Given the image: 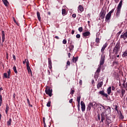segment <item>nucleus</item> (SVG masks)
<instances>
[{
	"label": "nucleus",
	"mask_w": 127,
	"mask_h": 127,
	"mask_svg": "<svg viewBox=\"0 0 127 127\" xmlns=\"http://www.w3.org/2000/svg\"><path fill=\"white\" fill-rule=\"evenodd\" d=\"M98 106L102 107L103 109H104V110H105L104 112H103L101 114L102 123H103L105 120V124H106V125H109V124H111V120L110 119H108V114H110V112H111V108L107 106H104L101 104H99Z\"/></svg>",
	"instance_id": "nucleus-1"
},
{
	"label": "nucleus",
	"mask_w": 127,
	"mask_h": 127,
	"mask_svg": "<svg viewBox=\"0 0 127 127\" xmlns=\"http://www.w3.org/2000/svg\"><path fill=\"white\" fill-rule=\"evenodd\" d=\"M104 63H105V56H103V55H102L101 56V60L100 61V64L98 65V67L94 75L95 78L98 79L99 77V74L100 72H101V68L102 67V66L104 65Z\"/></svg>",
	"instance_id": "nucleus-2"
},
{
	"label": "nucleus",
	"mask_w": 127,
	"mask_h": 127,
	"mask_svg": "<svg viewBox=\"0 0 127 127\" xmlns=\"http://www.w3.org/2000/svg\"><path fill=\"white\" fill-rule=\"evenodd\" d=\"M120 50H121V46L120 42H118L114 48L113 52L116 55H118L119 52H120Z\"/></svg>",
	"instance_id": "nucleus-3"
},
{
	"label": "nucleus",
	"mask_w": 127,
	"mask_h": 127,
	"mask_svg": "<svg viewBox=\"0 0 127 127\" xmlns=\"http://www.w3.org/2000/svg\"><path fill=\"white\" fill-rule=\"evenodd\" d=\"M122 5H123V0H121L117 6V11L116 12L117 17H119L121 14V10L122 9Z\"/></svg>",
	"instance_id": "nucleus-4"
},
{
	"label": "nucleus",
	"mask_w": 127,
	"mask_h": 127,
	"mask_svg": "<svg viewBox=\"0 0 127 127\" xmlns=\"http://www.w3.org/2000/svg\"><path fill=\"white\" fill-rule=\"evenodd\" d=\"M115 11V8L112 9L106 16L105 21H108L111 19L112 16V13Z\"/></svg>",
	"instance_id": "nucleus-5"
},
{
	"label": "nucleus",
	"mask_w": 127,
	"mask_h": 127,
	"mask_svg": "<svg viewBox=\"0 0 127 127\" xmlns=\"http://www.w3.org/2000/svg\"><path fill=\"white\" fill-rule=\"evenodd\" d=\"M106 13H107L106 10L102 9L99 14V17L101 18V19H104L105 18V16H106Z\"/></svg>",
	"instance_id": "nucleus-6"
},
{
	"label": "nucleus",
	"mask_w": 127,
	"mask_h": 127,
	"mask_svg": "<svg viewBox=\"0 0 127 127\" xmlns=\"http://www.w3.org/2000/svg\"><path fill=\"white\" fill-rule=\"evenodd\" d=\"M96 106L95 102L89 103L87 107V111H91V109L92 107V108H94V106Z\"/></svg>",
	"instance_id": "nucleus-7"
},
{
	"label": "nucleus",
	"mask_w": 127,
	"mask_h": 127,
	"mask_svg": "<svg viewBox=\"0 0 127 127\" xmlns=\"http://www.w3.org/2000/svg\"><path fill=\"white\" fill-rule=\"evenodd\" d=\"M45 93L47 95H48L49 97H51L52 96V90L50 89L48 87H46Z\"/></svg>",
	"instance_id": "nucleus-8"
},
{
	"label": "nucleus",
	"mask_w": 127,
	"mask_h": 127,
	"mask_svg": "<svg viewBox=\"0 0 127 127\" xmlns=\"http://www.w3.org/2000/svg\"><path fill=\"white\" fill-rule=\"evenodd\" d=\"M90 35H91V33H90L89 31L85 32L82 33L83 38H89V37H90Z\"/></svg>",
	"instance_id": "nucleus-9"
},
{
	"label": "nucleus",
	"mask_w": 127,
	"mask_h": 127,
	"mask_svg": "<svg viewBox=\"0 0 127 127\" xmlns=\"http://www.w3.org/2000/svg\"><path fill=\"white\" fill-rule=\"evenodd\" d=\"M120 39H124V40H126V39H127V31L125 33H123L121 34Z\"/></svg>",
	"instance_id": "nucleus-10"
},
{
	"label": "nucleus",
	"mask_w": 127,
	"mask_h": 127,
	"mask_svg": "<svg viewBox=\"0 0 127 127\" xmlns=\"http://www.w3.org/2000/svg\"><path fill=\"white\" fill-rule=\"evenodd\" d=\"M80 105L81 107V111L82 112H85L86 110V105H85V103L83 101H81Z\"/></svg>",
	"instance_id": "nucleus-11"
},
{
	"label": "nucleus",
	"mask_w": 127,
	"mask_h": 127,
	"mask_svg": "<svg viewBox=\"0 0 127 127\" xmlns=\"http://www.w3.org/2000/svg\"><path fill=\"white\" fill-rule=\"evenodd\" d=\"M48 60L49 68L51 70V69H52V62L51 61V59H50V58H49Z\"/></svg>",
	"instance_id": "nucleus-12"
},
{
	"label": "nucleus",
	"mask_w": 127,
	"mask_h": 127,
	"mask_svg": "<svg viewBox=\"0 0 127 127\" xmlns=\"http://www.w3.org/2000/svg\"><path fill=\"white\" fill-rule=\"evenodd\" d=\"M78 12H83L84 11V8L81 5H79L78 7Z\"/></svg>",
	"instance_id": "nucleus-13"
},
{
	"label": "nucleus",
	"mask_w": 127,
	"mask_h": 127,
	"mask_svg": "<svg viewBox=\"0 0 127 127\" xmlns=\"http://www.w3.org/2000/svg\"><path fill=\"white\" fill-rule=\"evenodd\" d=\"M107 46H108V43H105L102 47V49H101V52L102 53L104 54V51H105V49H106V48H107Z\"/></svg>",
	"instance_id": "nucleus-14"
},
{
	"label": "nucleus",
	"mask_w": 127,
	"mask_h": 127,
	"mask_svg": "<svg viewBox=\"0 0 127 127\" xmlns=\"http://www.w3.org/2000/svg\"><path fill=\"white\" fill-rule=\"evenodd\" d=\"M27 69L29 74H32V72H31V69H30V66H29V63H27Z\"/></svg>",
	"instance_id": "nucleus-15"
},
{
	"label": "nucleus",
	"mask_w": 127,
	"mask_h": 127,
	"mask_svg": "<svg viewBox=\"0 0 127 127\" xmlns=\"http://www.w3.org/2000/svg\"><path fill=\"white\" fill-rule=\"evenodd\" d=\"M1 34H2V43H3V42H4V40L5 39V35H4V31H1Z\"/></svg>",
	"instance_id": "nucleus-16"
},
{
	"label": "nucleus",
	"mask_w": 127,
	"mask_h": 127,
	"mask_svg": "<svg viewBox=\"0 0 127 127\" xmlns=\"http://www.w3.org/2000/svg\"><path fill=\"white\" fill-rule=\"evenodd\" d=\"M103 81L100 82L97 84V89H100V88H102V86H103Z\"/></svg>",
	"instance_id": "nucleus-17"
},
{
	"label": "nucleus",
	"mask_w": 127,
	"mask_h": 127,
	"mask_svg": "<svg viewBox=\"0 0 127 127\" xmlns=\"http://www.w3.org/2000/svg\"><path fill=\"white\" fill-rule=\"evenodd\" d=\"M69 52H72V50L74 49V45L70 44L69 47Z\"/></svg>",
	"instance_id": "nucleus-18"
},
{
	"label": "nucleus",
	"mask_w": 127,
	"mask_h": 127,
	"mask_svg": "<svg viewBox=\"0 0 127 127\" xmlns=\"http://www.w3.org/2000/svg\"><path fill=\"white\" fill-rule=\"evenodd\" d=\"M112 92V87L110 86L107 88V94L109 95H111V93Z\"/></svg>",
	"instance_id": "nucleus-19"
},
{
	"label": "nucleus",
	"mask_w": 127,
	"mask_h": 127,
	"mask_svg": "<svg viewBox=\"0 0 127 127\" xmlns=\"http://www.w3.org/2000/svg\"><path fill=\"white\" fill-rule=\"evenodd\" d=\"M78 57H73L72 58V62L73 63H76V62H77V61H78Z\"/></svg>",
	"instance_id": "nucleus-20"
},
{
	"label": "nucleus",
	"mask_w": 127,
	"mask_h": 127,
	"mask_svg": "<svg viewBox=\"0 0 127 127\" xmlns=\"http://www.w3.org/2000/svg\"><path fill=\"white\" fill-rule=\"evenodd\" d=\"M37 15L38 20H39V21H40V20H41V17H40V13L39 12L37 11Z\"/></svg>",
	"instance_id": "nucleus-21"
},
{
	"label": "nucleus",
	"mask_w": 127,
	"mask_h": 127,
	"mask_svg": "<svg viewBox=\"0 0 127 127\" xmlns=\"http://www.w3.org/2000/svg\"><path fill=\"white\" fill-rule=\"evenodd\" d=\"M2 1L5 6H7V5H8V1H7V0H2Z\"/></svg>",
	"instance_id": "nucleus-22"
},
{
	"label": "nucleus",
	"mask_w": 127,
	"mask_h": 127,
	"mask_svg": "<svg viewBox=\"0 0 127 127\" xmlns=\"http://www.w3.org/2000/svg\"><path fill=\"white\" fill-rule=\"evenodd\" d=\"M123 88H125V89L127 91V82L125 84V82L123 83Z\"/></svg>",
	"instance_id": "nucleus-23"
},
{
	"label": "nucleus",
	"mask_w": 127,
	"mask_h": 127,
	"mask_svg": "<svg viewBox=\"0 0 127 127\" xmlns=\"http://www.w3.org/2000/svg\"><path fill=\"white\" fill-rule=\"evenodd\" d=\"M125 94H126V90L125 89H122V96H121V98H123L124 96L125 95Z\"/></svg>",
	"instance_id": "nucleus-24"
},
{
	"label": "nucleus",
	"mask_w": 127,
	"mask_h": 127,
	"mask_svg": "<svg viewBox=\"0 0 127 127\" xmlns=\"http://www.w3.org/2000/svg\"><path fill=\"white\" fill-rule=\"evenodd\" d=\"M9 109V107H8V105L6 104V109H5V113H6V115H7V113L8 112Z\"/></svg>",
	"instance_id": "nucleus-25"
},
{
	"label": "nucleus",
	"mask_w": 127,
	"mask_h": 127,
	"mask_svg": "<svg viewBox=\"0 0 127 127\" xmlns=\"http://www.w3.org/2000/svg\"><path fill=\"white\" fill-rule=\"evenodd\" d=\"M11 119L10 118L9 121L7 122V125L8 126H11Z\"/></svg>",
	"instance_id": "nucleus-26"
},
{
	"label": "nucleus",
	"mask_w": 127,
	"mask_h": 127,
	"mask_svg": "<svg viewBox=\"0 0 127 127\" xmlns=\"http://www.w3.org/2000/svg\"><path fill=\"white\" fill-rule=\"evenodd\" d=\"M1 104H2V96L0 95V107H1Z\"/></svg>",
	"instance_id": "nucleus-27"
},
{
	"label": "nucleus",
	"mask_w": 127,
	"mask_h": 127,
	"mask_svg": "<svg viewBox=\"0 0 127 127\" xmlns=\"http://www.w3.org/2000/svg\"><path fill=\"white\" fill-rule=\"evenodd\" d=\"M127 57V51L124 52L123 54L122 55V57Z\"/></svg>",
	"instance_id": "nucleus-28"
},
{
	"label": "nucleus",
	"mask_w": 127,
	"mask_h": 127,
	"mask_svg": "<svg viewBox=\"0 0 127 127\" xmlns=\"http://www.w3.org/2000/svg\"><path fill=\"white\" fill-rule=\"evenodd\" d=\"M13 70L15 72V74H17V70H16V66L14 65L13 67Z\"/></svg>",
	"instance_id": "nucleus-29"
},
{
	"label": "nucleus",
	"mask_w": 127,
	"mask_h": 127,
	"mask_svg": "<svg viewBox=\"0 0 127 127\" xmlns=\"http://www.w3.org/2000/svg\"><path fill=\"white\" fill-rule=\"evenodd\" d=\"M62 14L63 15H66V10L65 9H62Z\"/></svg>",
	"instance_id": "nucleus-30"
},
{
	"label": "nucleus",
	"mask_w": 127,
	"mask_h": 127,
	"mask_svg": "<svg viewBox=\"0 0 127 127\" xmlns=\"http://www.w3.org/2000/svg\"><path fill=\"white\" fill-rule=\"evenodd\" d=\"M25 63H26V65L27 66V63H29V62H28V60L25 59V60L23 61V64H25Z\"/></svg>",
	"instance_id": "nucleus-31"
},
{
	"label": "nucleus",
	"mask_w": 127,
	"mask_h": 127,
	"mask_svg": "<svg viewBox=\"0 0 127 127\" xmlns=\"http://www.w3.org/2000/svg\"><path fill=\"white\" fill-rule=\"evenodd\" d=\"M76 101L78 102V103H80V101H81V96L77 97Z\"/></svg>",
	"instance_id": "nucleus-32"
},
{
	"label": "nucleus",
	"mask_w": 127,
	"mask_h": 127,
	"mask_svg": "<svg viewBox=\"0 0 127 127\" xmlns=\"http://www.w3.org/2000/svg\"><path fill=\"white\" fill-rule=\"evenodd\" d=\"M51 106V101H49L47 104V107H50Z\"/></svg>",
	"instance_id": "nucleus-33"
},
{
	"label": "nucleus",
	"mask_w": 127,
	"mask_h": 127,
	"mask_svg": "<svg viewBox=\"0 0 127 127\" xmlns=\"http://www.w3.org/2000/svg\"><path fill=\"white\" fill-rule=\"evenodd\" d=\"M7 75H8V79H9L10 77V69H9V70L7 71Z\"/></svg>",
	"instance_id": "nucleus-34"
},
{
	"label": "nucleus",
	"mask_w": 127,
	"mask_h": 127,
	"mask_svg": "<svg viewBox=\"0 0 127 127\" xmlns=\"http://www.w3.org/2000/svg\"><path fill=\"white\" fill-rule=\"evenodd\" d=\"M114 110L116 111V112H119V110H118V106L117 105H114Z\"/></svg>",
	"instance_id": "nucleus-35"
},
{
	"label": "nucleus",
	"mask_w": 127,
	"mask_h": 127,
	"mask_svg": "<svg viewBox=\"0 0 127 127\" xmlns=\"http://www.w3.org/2000/svg\"><path fill=\"white\" fill-rule=\"evenodd\" d=\"M113 65H119V62L114 61L113 62Z\"/></svg>",
	"instance_id": "nucleus-36"
},
{
	"label": "nucleus",
	"mask_w": 127,
	"mask_h": 127,
	"mask_svg": "<svg viewBox=\"0 0 127 127\" xmlns=\"http://www.w3.org/2000/svg\"><path fill=\"white\" fill-rule=\"evenodd\" d=\"M3 75H4V77H5V78L8 79V75L6 72L4 73Z\"/></svg>",
	"instance_id": "nucleus-37"
},
{
	"label": "nucleus",
	"mask_w": 127,
	"mask_h": 127,
	"mask_svg": "<svg viewBox=\"0 0 127 127\" xmlns=\"http://www.w3.org/2000/svg\"><path fill=\"white\" fill-rule=\"evenodd\" d=\"M96 43H100V39L99 38H96L95 40Z\"/></svg>",
	"instance_id": "nucleus-38"
},
{
	"label": "nucleus",
	"mask_w": 127,
	"mask_h": 127,
	"mask_svg": "<svg viewBox=\"0 0 127 127\" xmlns=\"http://www.w3.org/2000/svg\"><path fill=\"white\" fill-rule=\"evenodd\" d=\"M78 31H79V32H82V31H83V27H80L78 28Z\"/></svg>",
	"instance_id": "nucleus-39"
},
{
	"label": "nucleus",
	"mask_w": 127,
	"mask_h": 127,
	"mask_svg": "<svg viewBox=\"0 0 127 127\" xmlns=\"http://www.w3.org/2000/svg\"><path fill=\"white\" fill-rule=\"evenodd\" d=\"M74 93H75V90L71 89V92L70 93V95H74Z\"/></svg>",
	"instance_id": "nucleus-40"
},
{
	"label": "nucleus",
	"mask_w": 127,
	"mask_h": 127,
	"mask_svg": "<svg viewBox=\"0 0 127 127\" xmlns=\"http://www.w3.org/2000/svg\"><path fill=\"white\" fill-rule=\"evenodd\" d=\"M99 94H100V95H102V96H103V95H104L105 92L102 90V91H99Z\"/></svg>",
	"instance_id": "nucleus-41"
},
{
	"label": "nucleus",
	"mask_w": 127,
	"mask_h": 127,
	"mask_svg": "<svg viewBox=\"0 0 127 127\" xmlns=\"http://www.w3.org/2000/svg\"><path fill=\"white\" fill-rule=\"evenodd\" d=\"M120 118V119H124V116H123V114H122V112H121Z\"/></svg>",
	"instance_id": "nucleus-42"
},
{
	"label": "nucleus",
	"mask_w": 127,
	"mask_h": 127,
	"mask_svg": "<svg viewBox=\"0 0 127 127\" xmlns=\"http://www.w3.org/2000/svg\"><path fill=\"white\" fill-rule=\"evenodd\" d=\"M67 66H70V61H67V63H66V67Z\"/></svg>",
	"instance_id": "nucleus-43"
},
{
	"label": "nucleus",
	"mask_w": 127,
	"mask_h": 127,
	"mask_svg": "<svg viewBox=\"0 0 127 127\" xmlns=\"http://www.w3.org/2000/svg\"><path fill=\"white\" fill-rule=\"evenodd\" d=\"M63 44H66V43H67V41L66 40H64L63 41Z\"/></svg>",
	"instance_id": "nucleus-44"
},
{
	"label": "nucleus",
	"mask_w": 127,
	"mask_h": 127,
	"mask_svg": "<svg viewBox=\"0 0 127 127\" xmlns=\"http://www.w3.org/2000/svg\"><path fill=\"white\" fill-rule=\"evenodd\" d=\"M76 38H80V37H81V35H80V34H78L76 35Z\"/></svg>",
	"instance_id": "nucleus-45"
},
{
	"label": "nucleus",
	"mask_w": 127,
	"mask_h": 127,
	"mask_svg": "<svg viewBox=\"0 0 127 127\" xmlns=\"http://www.w3.org/2000/svg\"><path fill=\"white\" fill-rule=\"evenodd\" d=\"M103 96H104V97H106V98H108V94L105 93L103 94Z\"/></svg>",
	"instance_id": "nucleus-46"
},
{
	"label": "nucleus",
	"mask_w": 127,
	"mask_h": 127,
	"mask_svg": "<svg viewBox=\"0 0 127 127\" xmlns=\"http://www.w3.org/2000/svg\"><path fill=\"white\" fill-rule=\"evenodd\" d=\"M0 45H1V46H3V44L2 43L1 44V38L0 37Z\"/></svg>",
	"instance_id": "nucleus-47"
},
{
	"label": "nucleus",
	"mask_w": 127,
	"mask_h": 127,
	"mask_svg": "<svg viewBox=\"0 0 127 127\" xmlns=\"http://www.w3.org/2000/svg\"><path fill=\"white\" fill-rule=\"evenodd\" d=\"M98 121H100L101 120V116H100V114L98 115Z\"/></svg>",
	"instance_id": "nucleus-48"
},
{
	"label": "nucleus",
	"mask_w": 127,
	"mask_h": 127,
	"mask_svg": "<svg viewBox=\"0 0 127 127\" xmlns=\"http://www.w3.org/2000/svg\"><path fill=\"white\" fill-rule=\"evenodd\" d=\"M72 17H73V18H75L76 17V14H73L72 15Z\"/></svg>",
	"instance_id": "nucleus-49"
},
{
	"label": "nucleus",
	"mask_w": 127,
	"mask_h": 127,
	"mask_svg": "<svg viewBox=\"0 0 127 127\" xmlns=\"http://www.w3.org/2000/svg\"><path fill=\"white\" fill-rule=\"evenodd\" d=\"M72 102H73V99H71L69 101V103H70V104H72Z\"/></svg>",
	"instance_id": "nucleus-50"
},
{
	"label": "nucleus",
	"mask_w": 127,
	"mask_h": 127,
	"mask_svg": "<svg viewBox=\"0 0 127 127\" xmlns=\"http://www.w3.org/2000/svg\"><path fill=\"white\" fill-rule=\"evenodd\" d=\"M27 102L28 105H29L30 104V102L29 101V99L28 98L27 99Z\"/></svg>",
	"instance_id": "nucleus-51"
},
{
	"label": "nucleus",
	"mask_w": 127,
	"mask_h": 127,
	"mask_svg": "<svg viewBox=\"0 0 127 127\" xmlns=\"http://www.w3.org/2000/svg\"><path fill=\"white\" fill-rule=\"evenodd\" d=\"M82 83H83V81H82V80H80L79 81V84H80V85H82Z\"/></svg>",
	"instance_id": "nucleus-52"
},
{
	"label": "nucleus",
	"mask_w": 127,
	"mask_h": 127,
	"mask_svg": "<svg viewBox=\"0 0 127 127\" xmlns=\"http://www.w3.org/2000/svg\"><path fill=\"white\" fill-rule=\"evenodd\" d=\"M116 88L114 86H112V91H115Z\"/></svg>",
	"instance_id": "nucleus-53"
},
{
	"label": "nucleus",
	"mask_w": 127,
	"mask_h": 127,
	"mask_svg": "<svg viewBox=\"0 0 127 127\" xmlns=\"http://www.w3.org/2000/svg\"><path fill=\"white\" fill-rule=\"evenodd\" d=\"M68 58H70V57H71V53H68Z\"/></svg>",
	"instance_id": "nucleus-54"
},
{
	"label": "nucleus",
	"mask_w": 127,
	"mask_h": 127,
	"mask_svg": "<svg viewBox=\"0 0 127 127\" xmlns=\"http://www.w3.org/2000/svg\"><path fill=\"white\" fill-rule=\"evenodd\" d=\"M121 33H122V31H120V32H119L117 33L118 36L121 34Z\"/></svg>",
	"instance_id": "nucleus-55"
},
{
	"label": "nucleus",
	"mask_w": 127,
	"mask_h": 127,
	"mask_svg": "<svg viewBox=\"0 0 127 127\" xmlns=\"http://www.w3.org/2000/svg\"><path fill=\"white\" fill-rule=\"evenodd\" d=\"M2 90H3V89H2V87H0V94L1 92V91H2Z\"/></svg>",
	"instance_id": "nucleus-56"
},
{
	"label": "nucleus",
	"mask_w": 127,
	"mask_h": 127,
	"mask_svg": "<svg viewBox=\"0 0 127 127\" xmlns=\"http://www.w3.org/2000/svg\"><path fill=\"white\" fill-rule=\"evenodd\" d=\"M13 58L14 59V60H16V58H15V56L14 55H13Z\"/></svg>",
	"instance_id": "nucleus-57"
},
{
	"label": "nucleus",
	"mask_w": 127,
	"mask_h": 127,
	"mask_svg": "<svg viewBox=\"0 0 127 127\" xmlns=\"http://www.w3.org/2000/svg\"><path fill=\"white\" fill-rule=\"evenodd\" d=\"M114 1H115L116 3H118V2L119 1V0H114Z\"/></svg>",
	"instance_id": "nucleus-58"
},
{
	"label": "nucleus",
	"mask_w": 127,
	"mask_h": 127,
	"mask_svg": "<svg viewBox=\"0 0 127 127\" xmlns=\"http://www.w3.org/2000/svg\"><path fill=\"white\" fill-rule=\"evenodd\" d=\"M87 16H88V17L90 18V16H91V13H88V14H87Z\"/></svg>",
	"instance_id": "nucleus-59"
},
{
	"label": "nucleus",
	"mask_w": 127,
	"mask_h": 127,
	"mask_svg": "<svg viewBox=\"0 0 127 127\" xmlns=\"http://www.w3.org/2000/svg\"><path fill=\"white\" fill-rule=\"evenodd\" d=\"M74 33H75V31H74V30H72L71 31V34H74Z\"/></svg>",
	"instance_id": "nucleus-60"
},
{
	"label": "nucleus",
	"mask_w": 127,
	"mask_h": 127,
	"mask_svg": "<svg viewBox=\"0 0 127 127\" xmlns=\"http://www.w3.org/2000/svg\"><path fill=\"white\" fill-rule=\"evenodd\" d=\"M44 127H47V126H46V123H44Z\"/></svg>",
	"instance_id": "nucleus-61"
},
{
	"label": "nucleus",
	"mask_w": 127,
	"mask_h": 127,
	"mask_svg": "<svg viewBox=\"0 0 127 127\" xmlns=\"http://www.w3.org/2000/svg\"><path fill=\"white\" fill-rule=\"evenodd\" d=\"M55 38H56V39H59V37L56 36H55Z\"/></svg>",
	"instance_id": "nucleus-62"
},
{
	"label": "nucleus",
	"mask_w": 127,
	"mask_h": 127,
	"mask_svg": "<svg viewBox=\"0 0 127 127\" xmlns=\"http://www.w3.org/2000/svg\"><path fill=\"white\" fill-rule=\"evenodd\" d=\"M43 123H45V118H43Z\"/></svg>",
	"instance_id": "nucleus-63"
},
{
	"label": "nucleus",
	"mask_w": 127,
	"mask_h": 127,
	"mask_svg": "<svg viewBox=\"0 0 127 127\" xmlns=\"http://www.w3.org/2000/svg\"><path fill=\"white\" fill-rule=\"evenodd\" d=\"M77 108L79 109L80 108V103H78Z\"/></svg>",
	"instance_id": "nucleus-64"
}]
</instances>
